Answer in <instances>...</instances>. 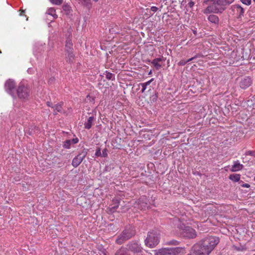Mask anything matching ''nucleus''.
<instances>
[{"label": "nucleus", "instance_id": "1", "mask_svg": "<svg viewBox=\"0 0 255 255\" xmlns=\"http://www.w3.org/2000/svg\"><path fill=\"white\" fill-rule=\"evenodd\" d=\"M219 243L218 238L212 236L206 237L194 245L192 255H209Z\"/></svg>", "mask_w": 255, "mask_h": 255}, {"label": "nucleus", "instance_id": "2", "mask_svg": "<svg viewBox=\"0 0 255 255\" xmlns=\"http://www.w3.org/2000/svg\"><path fill=\"white\" fill-rule=\"evenodd\" d=\"M173 224L175 227L179 229L180 235L185 238L194 239L196 236L195 230L189 226H186L181 223L180 219L178 217L172 219Z\"/></svg>", "mask_w": 255, "mask_h": 255}, {"label": "nucleus", "instance_id": "3", "mask_svg": "<svg viewBox=\"0 0 255 255\" xmlns=\"http://www.w3.org/2000/svg\"><path fill=\"white\" fill-rule=\"evenodd\" d=\"M212 4L208 6L204 10L205 14L213 13H221L225 9V6L232 3L234 0H210Z\"/></svg>", "mask_w": 255, "mask_h": 255}, {"label": "nucleus", "instance_id": "4", "mask_svg": "<svg viewBox=\"0 0 255 255\" xmlns=\"http://www.w3.org/2000/svg\"><path fill=\"white\" fill-rule=\"evenodd\" d=\"M135 235V231L131 227H127L123 232L118 236L116 240V243L121 245L126 241L130 239Z\"/></svg>", "mask_w": 255, "mask_h": 255}, {"label": "nucleus", "instance_id": "5", "mask_svg": "<svg viewBox=\"0 0 255 255\" xmlns=\"http://www.w3.org/2000/svg\"><path fill=\"white\" fill-rule=\"evenodd\" d=\"M146 246L153 248L159 243V236L156 232H148L147 237L144 241Z\"/></svg>", "mask_w": 255, "mask_h": 255}, {"label": "nucleus", "instance_id": "6", "mask_svg": "<svg viewBox=\"0 0 255 255\" xmlns=\"http://www.w3.org/2000/svg\"><path fill=\"white\" fill-rule=\"evenodd\" d=\"M128 250L133 254L134 255H143L142 248L138 241H132L127 245Z\"/></svg>", "mask_w": 255, "mask_h": 255}, {"label": "nucleus", "instance_id": "7", "mask_svg": "<svg viewBox=\"0 0 255 255\" xmlns=\"http://www.w3.org/2000/svg\"><path fill=\"white\" fill-rule=\"evenodd\" d=\"M17 95L20 99H27L29 96L30 89L27 84L21 82L19 84L17 89Z\"/></svg>", "mask_w": 255, "mask_h": 255}, {"label": "nucleus", "instance_id": "8", "mask_svg": "<svg viewBox=\"0 0 255 255\" xmlns=\"http://www.w3.org/2000/svg\"><path fill=\"white\" fill-rule=\"evenodd\" d=\"M253 83L252 78L249 76L241 77L239 82V85L241 88L246 89L249 87Z\"/></svg>", "mask_w": 255, "mask_h": 255}, {"label": "nucleus", "instance_id": "9", "mask_svg": "<svg viewBox=\"0 0 255 255\" xmlns=\"http://www.w3.org/2000/svg\"><path fill=\"white\" fill-rule=\"evenodd\" d=\"M15 83L14 81L10 79L6 81L5 84V90L9 94H12L14 90Z\"/></svg>", "mask_w": 255, "mask_h": 255}, {"label": "nucleus", "instance_id": "10", "mask_svg": "<svg viewBox=\"0 0 255 255\" xmlns=\"http://www.w3.org/2000/svg\"><path fill=\"white\" fill-rule=\"evenodd\" d=\"M232 10L234 13L237 15L238 18H241L243 16L244 9L238 4H235L232 6Z\"/></svg>", "mask_w": 255, "mask_h": 255}, {"label": "nucleus", "instance_id": "11", "mask_svg": "<svg viewBox=\"0 0 255 255\" xmlns=\"http://www.w3.org/2000/svg\"><path fill=\"white\" fill-rule=\"evenodd\" d=\"M79 139L77 137L73 138L72 139H67L63 142V147L66 149H70L73 145L77 143Z\"/></svg>", "mask_w": 255, "mask_h": 255}, {"label": "nucleus", "instance_id": "12", "mask_svg": "<svg viewBox=\"0 0 255 255\" xmlns=\"http://www.w3.org/2000/svg\"><path fill=\"white\" fill-rule=\"evenodd\" d=\"M137 208L140 210H145L148 208V204L147 202V199L145 197L142 196L138 199L137 203Z\"/></svg>", "mask_w": 255, "mask_h": 255}, {"label": "nucleus", "instance_id": "13", "mask_svg": "<svg viewBox=\"0 0 255 255\" xmlns=\"http://www.w3.org/2000/svg\"><path fill=\"white\" fill-rule=\"evenodd\" d=\"M165 61V58L162 57L161 58H155L153 59L151 62V63L153 64L156 70H159L162 67V64L160 63V62H164Z\"/></svg>", "mask_w": 255, "mask_h": 255}, {"label": "nucleus", "instance_id": "14", "mask_svg": "<svg viewBox=\"0 0 255 255\" xmlns=\"http://www.w3.org/2000/svg\"><path fill=\"white\" fill-rule=\"evenodd\" d=\"M120 201L117 199H114L113 200V204L110 205L108 210L110 213L114 212L119 206Z\"/></svg>", "mask_w": 255, "mask_h": 255}, {"label": "nucleus", "instance_id": "15", "mask_svg": "<svg viewBox=\"0 0 255 255\" xmlns=\"http://www.w3.org/2000/svg\"><path fill=\"white\" fill-rule=\"evenodd\" d=\"M155 255H172L170 248L161 249L159 250Z\"/></svg>", "mask_w": 255, "mask_h": 255}, {"label": "nucleus", "instance_id": "16", "mask_svg": "<svg viewBox=\"0 0 255 255\" xmlns=\"http://www.w3.org/2000/svg\"><path fill=\"white\" fill-rule=\"evenodd\" d=\"M171 252L172 255H179L183 254L184 252L183 248L176 247V248H170Z\"/></svg>", "mask_w": 255, "mask_h": 255}, {"label": "nucleus", "instance_id": "17", "mask_svg": "<svg viewBox=\"0 0 255 255\" xmlns=\"http://www.w3.org/2000/svg\"><path fill=\"white\" fill-rule=\"evenodd\" d=\"M243 167V165L237 161L234 162L230 170L232 172H236L241 170Z\"/></svg>", "mask_w": 255, "mask_h": 255}, {"label": "nucleus", "instance_id": "18", "mask_svg": "<svg viewBox=\"0 0 255 255\" xmlns=\"http://www.w3.org/2000/svg\"><path fill=\"white\" fill-rule=\"evenodd\" d=\"M208 19L211 23H213L215 24H218L219 19L217 15L215 14H210L208 16Z\"/></svg>", "mask_w": 255, "mask_h": 255}, {"label": "nucleus", "instance_id": "19", "mask_svg": "<svg viewBox=\"0 0 255 255\" xmlns=\"http://www.w3.org/2000/svg\"><path fill=\"white\" fill-rule=\"evenodd\" d=\"M94 121V117H90L87 121L84 124L85 128L88 129H90L92 127Z\"/></svg>", "mask_w": 255, "mask_h": 255}, {"label": "nucleus", "instance_id": "20", "mask_svg": "<svg viewBox=\"0 0 255 255\" xmlns=\"http://www.w3.org/2000/svg\"><path fill=\"white\" fill-rule=\"evenodd\" d=\"M128 251L127 248L122 247L116 252L115 255H130Z\"/></svg>", "mask_w": 255, "mask_h": 255}, {"label": "nucleus", "instance_id": "21", "mask_svg": "<svg viewBox=\"0 0 255 255\" xmlns=\"http://www.w3.org/2000/svg\"><path fill=\"white\" fill-rule=\"evenodd\" d=\"M73 50V43L72 40L70 39H67L65 43V51Z\"/></svg>", "mask_w": 255, "mask_h": 255}, {"label": "nucleus", "instance_id": "22", "mask_svg": "<svg viewBox=\"0 0 255 255\" xmlns=\"http://www.w3.org/2000/svg\"><path fill=\"white\" fill-rule=\"evenodd\" d=\"M46 13L52 16L54 19L57 18V15L56 14V10L53 7H50L47 9Z\"/></svg>", "mask_w": 255, "mask_h": 255}, {"label": "nucleus", "instance_id": "23", "mask_svg": "<svg viewBox=\"0 0 255 255\" xmlns=\"http://www.w3.org/2000/svg\"><path fill=\"white\" fill-rule=\"evenodd\" d=\"M67 53V59L70 62H72L74 58L73 50L65 51Z\"/></svg>", "mask_w": 255, "mask_h": 255}, {"label": "nucleus", "instance_id": "24", "mask_svg": "<svg viewBox=\"0 0 255 255\" xmlns=\"http://www.w3.org/2000/svg\"><path fill=\"white\" fill-rule=\"evenodd\" d=\"M54 110V114L56 115L58 112H62V105L61 104H58L52 107Z\"/></svg>", "mask_w": 255, "mask_h": 255}, {"label": "nucleus", "instance_id": "25", "mask_svg": "<svg viewBox=\"0 0 255 255\" xmlns=\"http://www.w3.org/2000/svg\"><path fill=\"white\" fill-rule=\"evenodd\" d=\"M153 80H154V79L152 78L151 79H150V80H149L148 81H147L146 82L140 84V85L142 87V89L141 91L142 93L144 92L145 90H146V89L147 88V86H148L153 81Z\"/></svg>", "mask_w": 255, "mask_h": 255}, {"label": "nucleus", "instance_id": "26", "mask_svg": "<svg viewBox=\"0 0 255 255\" xmlns=\"http://www.w3.org/2000/svg\"><path fill=\"white\" fill-rule=\"evenodd\" d=\"M240 175L238 174H232L229 176V179L234 182H238L240 179Z\"/></svg>", "mask_w": 255, "mask_h": 255}, {"label": "nucleus", "instance_id": "27", "mask_svg": "<svg viewBox=\"0 0 255 255\" xmlns=\"http://www.w3.org/2000/svg\"><path fill=\"white\" fill-rule=\"evenodd\" d=\"M179 242L178 241L175 240H172L171 241L166 242L165 244L167 245L177 246L179 245Z\"/></svg>", "mask_w": 255, "mask_h": 255}, {"label": "nucleus", "instance_id": "28", "mask_svg": "<svg viewBox=\"0 0 255 255\" xmlns=\"http://www.w3.org/2000/svg\"><path fill=\"white\" fill-rule=\"evenodd\" d=\"M83 5L90 7L91 6V2L90 0H79Z\"/></svg>", "mask_w": 255, "mask_h": 255}, {"label": "nucleus", "instance_id": "29", "mask_svg": "<svg viewBox=\"0 0 255 255\" xmlns=\"http://www.w3.org/2000/svg\"><path fill=\"white\" fill-rule=\"evenodd\" d=\"M106 77L107 79H108V80H113L115 79L114 75L111 73L108 72H106Z\"/></svg>", "mask_w": 255, "mask_h": 255}, {"label": "nucleus", "instance_id": "30", "mask_svg": "<svg viewBox=\"0 0 255 255\" xmlns=\"http://www.w3.org/2000/svg\"><path fill=\"white\" fill-rule=\"evenodd\" d=\"M194 58V57H192L191 58H190L188 60H187V61H185V60H181L179 62V65H184L185 64H186L187 63L191 61V60H192Z\"/></svg>", "mask_w": 255, "mask_h": 255}, {"label": "nucleus", "instance_id": "31", "mask_svg": "<svg viewBox=\"0 0 255 255\" xmlns=\"http://www.w3.org/2000/svg\"><path fill=\"white\" fill-rule=\"evenodd\" d=\"M50 1L54 4L60 5L63 1V0H49Z\"/></svg>", "mask_w": 255, "mask_h": 255}, {"label": "nucleus", "instance_id": "32", "mask_svg": "<svg viewBox=\"0 0 255 255\" xmlns=\"http://www.w3.org/2000/svg\"><path fill=\"white\" fill-rule=\"evenodd\" d=\"M82 160H72V164L75 167H77L81 163Z\"/></svg>", "mask_w": 255, "mask_h": 255}, {"label": "nucleus", "instance_id": "33", "mask_svg": "<svg viewBox=\"0 0 255 255\" xmlns=\"http://www.w3.org/2000/svg\"><path fill=\"white\" fill-rule=\"evenodd\" d=\"M246 154L247 155H250L253 157H255V150L254 151H248L246 152Z\"/></svg>", "mask_w": 255, "mask_h": 255}, {"label": "nucleus", "instance_id": "34", "mask_svg": "<svg viewBox=\"0 0 255 255\" xmlns=\"http://www.w3.org/2000/svg\"><path fill=\"white\" fill-rule=\"evenodd\" d=\"M108 155V150L106 148H105L102 151V157H106Z\"/></svg>", "mask_w": 255, "mask_h": 255}, {"label": "nucleus", "instance_id": "35", "mask_svg": "<svg viewBox=\"0 0 255 255\" xmlns=\"http://www.w3.org/2000/svg\"><path fill=\"white\" fill-rule=\"evenodd\" d=\"M95 155L97 157H102V153L101 152V150L99 148H98L96 152H95Z\"/></svg>", "mask_w": 255, "mask_h": 255}, {"label": "nucleus", "instance_id": "36", "mask_svg": "<svg viewBox=\"0 0 255 255\" xmlns=\"http://www.w3.org/2000/svg\"><path fill=\"white\" fill-rule=\"evenodd\" d=\"M63 9L64 10V11H70V7L69 5L68 4H65L63 6Z\"/></svg>", "mask_w": 255, "mask_h": 255}, {"label": "nucleus", "instance_id": "37", "mask_svg": "<svg viewBox=\"0 0 255 255\" xmlns=\"http://www.w3.org/2000/svg\"><path fill=\"white\" fill-rule=\"evenodd\" d=\"M241 1L246 5H250L251 3V0H241Z\"/></svg>", "mask_w": 255, "mask_h": 255}, {"label": "nucleus", "instance_id": "38", "mask_svg": "<svg viewBox=\"0 0 255 255\" xmlns=\"http://www.w3.org/2000/svg\"><path fill=\"white\" fill-rule=\"evenodd\" d=\"M158 8L154 6H151L150 8L151 11H152L153 12H155L158 10Z\"/></svg>", "mask_w": 255, "mask_h": 255}, {"label": "nucleus", "instance_id": "39", "mask_svg": "<svg viewBox=\"0 0 255 255\" xmlns=\"http://www.w3.org/2000/svg\"><path fill=\"white\" fill-rule=\"evenodd\" d=\"M236 249L238 251H243L246 249V248L244 247H236Z\"/></svg>", "mask_w": 255, "mask_h": 255}, {"label": "nucleus", "instance_id": "40", "mask_svg": "<svg viewBox=\"0 0 255 255\" xmlns=\"http://www.w3.org/2000/svg\"><path fill=\"white\" fill-rule=\"evenodd\" d=\"M41 161V164L43 165L44 166H45V165H46L47 164H48V163L47 162V160H40Z\"/></svg>", "mask_w": 255, "mask_h": 255}, {"label": "nucleus", "instance_id": "41", "mask_svg": "<svg viewBox=\"0 0 255 255\" xmlns=\"http://www.w3.org/2000/svg\"><path fill=\"white\" fill-rule=\"evenodd\" d=\"M47 105L48 107H51V103L50 102H47Z\"/></svg>", "mask_w": 255, "mask_h": 255}, {"label": "nucleus", "instance_id": "42", "mask_svg": "<svg viewBox=\"0 0 255 255\" xmlns=\"http://www.w3.org/2000/svg\"><path fill=\"white\" fill-rule=\"evenodd\" d=\"M245 187H249V185L246 184L245 185Z\"/></svg>", "mask_w": 255, "mask_h": 255}, {"label": "nucleus", "instance_id": "43", "mask_svg": "<svg viewBox=\"0 0 255 255\" xmlns=\"http://www.w3.org/2000/svg\"><path fill=\"white\" fill-rule=\"evenodd\" d=\"M23 12H24V11H23V10L21 11V12L20 13V15H23L22 13H23Z\"/></svg>", "mask_w": 255, "mask_h": 255}, {"label": "nucleus", "instance_id": "44", "mask_svg": "<svg viewBox=\"0 0 255 255\" xmlns=\"http://www.w3.org/2000/svg\"><path fill=\"white\" fill-rule=\"evenodd\" d=\"M193 33H194L195 34H196V31H193Z\"/></svg>", "mask_w": 255, "mask_h": 255}, {"label": "nucleus", "instance_id": "45", "mask_svg": "<svg viewBox=\"0 0 255 255\" xmlns=\"http://www.w3.org/2000/svg\"><path fill=\"white\" fill-rule=\"evenodd\" d=\"M93 1H94L95 2H97L99 0H93Z\"/></svg>", "mask_w": 255, "mask_h": 255}, {"label": "nucleus", "instance_id": "46", "mask_svg": "<svg viewBox=\"0 0 255 255\" xmlns=\"http://www.w3.org/2000/svg\"><path fill=\"white\" fill-rule=\"evenodd\" d=\"M168 63H169V60H168V61H167Z\"/></svg>", "mask_w": 255, "mask_h": 255}, {"label": "nucleus", "instance_id": "47", "mask_svg": "<svg viewBox=\"0 0 255 255\" xmlns=\"http://www.w3.org/2000/svg\"><path fill=\"white\" fill-rule=\"evenodd\" d=\"M42 169V170H44V169H45V168L44 167V168H43Z\"/></svg>", "mask_w": 255, "mask_h": 255}, {"label": "nucleus", "instance_id": "48", "mask_svg": "<svg viewBox=\"0 0 255 255\" xmlns=\"http://www.w3.org/2000/svg\"><path fill=\"white\" fill-rule=\"evenodd\" d=\"M254 180H255V177H254Z\"/></svg>", "mask_w": 255, "mask_h": 255}, {"label": "nucleus", "instance_id": "49", "mask_svg": "<svg viewBox=\"0 0 255 255\" xmlns=\"http://www.w3.org/2000/svg\"><path fill=\"white\" fill-rule=\"evenodd\" d=\"M254 1H255V0H253Z\"/></svg>", "mask_w": 255, "mask_h": 255}, {"label": "nucleus", "instance_id": "50", "mask_svg": "<svg viewBox=\"0 0 255 255\" xmlns=\"http://www.w3.org/2000/svg\"><path fill=\"white\" fill-rule=\"evenodd\" d=\"M0 53H1V51H0Z\"/></svg>", "mask_w": 255, "mask_h": 255}]
</instances>
